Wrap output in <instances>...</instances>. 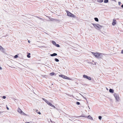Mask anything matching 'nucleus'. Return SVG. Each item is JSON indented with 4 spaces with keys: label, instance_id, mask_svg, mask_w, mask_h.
Wrapping results in <instances>:
<instances>
[{
    "label": "nucleus",
    "instance_id": "1",
    "mask_svg": "<svg viewBox=\"0 0 123 123\" xmlns=\"http://www.w3.org/2000/svg\"><path fill=\"white\" fill-rule=\"evenodd\" d=\"M92 53L97 59H102L104 55L103 54L98 52H92Z\"/></svg>",
    "mask_w": 123,
    "mask_h": 123
},
{
    "label": "nucleus",
    "instance_id": "2",
    "mask_svg": "<svg viewBox=\"0 0 123 123\" xmlns=\"http://www.w3.org/2000/svg\"><path fill=\"white\" fill-rule=\"evenodd\" d=\"M92 25L95 27V28L97 30H98L101 29L102 26L99 24H92Z\"/></svg>",
    "mask_w": 123,
    "mask_h": 123
},
{
    "label": "nucleus",
    "instance_id": "3",
    "mask_svg": "<svg viewBox=\"0 0 123 123\" xmlns=\"http://www.w3.org/2000/svg\"><path fill=\"white\" fill-rule=\"evenodd\" d=\"M67 15L71 17H75L74 15L72 13L68 11H66Z\"/></svg>",
    "mask_w": 123,
    "mask_h": 123
},
{
    "label": "nucleus",
    "instance_id": "4",
    "mask_svg": "<svg viewBox=\"0 0 123 123\" xmlns=\"http://www.w3.org/2000/svg\"><path fill=\"white\" fill-rule=\"evenodd\" d=\"M114 95L117 101H119V97L118 94L117 93H114Z\"/></svg>",
    "mask_w": 123,
    "mask_h": 123
},
{
    "label": "nucleus",
    "instance_id": "5",
    "mask_svg": "<svg viewBox=\"0 0 123 123\" xmlns=\"http://www.w3.org/2000/svg\"><path fill=\"white\" fill-rule=\"evenodd\" d=\"M18 112L19 113H20V114L25 115H27L21 109H20L19 108H18Z\"/></svg>",
    "mask_w": 123,
    "mask_h": 123
},
{
    "label": "nucleus",
    "instance_id": "6",
    "mask_svg": "<svg viewBox=\"0 0 123 123\" xmlns=\"http://www.w3.org/2000/svg\"><path fill=\"white\" fill-rule=\"evenodd\" d=\"M83 77L84 78L86 79H87L89 80H90L91 79V77L89 76H88L87 75H86L85 74H84V75H83Z\"/></svg>",
    "mask_w": 123,
    "mask_h": 123
},
{
    "label": "nucleus",
    "instance_id": "7",
    "mask_svg": "<svg viewBox=\"0 0 123 123\" xmlns=\"http://www.w3.org/2000/svg\"><path fill=\"white\" fill-rule=\"evenodd\" d=\"M86 118H88V119L91 120H93L92 118L91 117L90 115H88L87 116Z\"/></svg>",
    "mask_w": 123,
    "mask_h": 123
},
{
    "label": "nucleus",
    "instance_id": "8",
    "mask_svg": "<svg viewBox=\"0 0 123 123\" xmlns=\"http://www.w3.org/2000/svg\"><path fill=\"white\" fill-rule=\"evenodd\" d=\"M116 20L114 19L113 20L112 25H115L116 24Z\"/></svg>",
    "mask_w": 123,
    "mask_h": 123
},
{
    "label": "nucleus",
    "instance_id": "9",
    "mask_svg": "<svg viewBox=\"0 0 123 123\" xmlns=\"http://www.w3.org/2000/svg\"><path fill=\"white\" fill-rule=\"evenodd\" d=\"M59 76L65 79L66 77V76L62 74L59 75Z\"/></svg>",
    "mask_w": 123,
    "mask_h": 123
},
{
    "label": "nucleus",
    "instance_id": "10",
    "mask_svg": "<svg viewBox=\"0 0 123 123\" xmlns=\"http://www.w3.org/2000/svg\"><path fill=\"white\" fill-rule=\"evenodd\" d=\"M57 55V53H54L53 54H51L50 55V56H56Z\"/></svg>",
    "mask_w": 123,
    "mask_h": 123
},
{
    "label": "nucleus",
    "instance_id": "11",
    "mask_svg": "<svg viewBox=\"0 0 123 123\" xmlns=\"http://www.w3.org/2000/svg\"><path fill=\"white\" fill-rule=\"evenodd\" d=\"M48 105L51 106L52 105V104L50 102L47 101L46 102Z\"/></svg>",
    "mask_w": 123,
    "mask_h": 123
},
{
    "label": "nucleus",
    "instance_id": "12",
    "mask_svg": "<svg viewBox=\"0 0 123 123\" xmlns=\"http://www.w3.org/2000/svg\"><path fill=\"white\" fill-rule=\"evenodd\" d=\"M109 92L111 93H113L114 92V90L113 89H110L109 90Z\"/></svg>",
    "mask_w": 123,
    "mask_h": 123
},
{
    "label": "nucleus",
    "instance_id": "13",
    "mask_svg": "<svg viewBox=\"0 0 123 123\" xmlns=\"http://www.w3.org/2000/svg\"><path fill=\"white\" fill-rule=\"evenodd\" d=\"M4 49L1 46H0V50L1 51L3 52Z\"/></svg>",
    "mask_w": 123,
    "mask_h": 123
},
{
    "label": "nucleus",
    "instance_id": "14",
    "mask_svg": "<svg viewBox=\"0 0 123 123\" xmlns=\"http://www.w3.org/2000/svg\"><path fill=\"white\" fill-rule=\"evenodd\" d=\"M31 55V54L30 53H28V54L27 55V57L28 58H30L31 57V56H30V55Z\"/></svg>",
    "mask_w": 123,
    "mask_h": 123
},
{
    "label": "nucleus",
    "instance_id": "15",
    "mask_svg": "<svg viewBox=\"0 0 123 123\" xmlns=\"http://www.w3.org/2000/svg\"><path fill=\"white\" fill-rule=\"evenodd\" d=\"M87 116H85L83 115H81L80 116H78V117H84L85 118H86Z\"/></svg>",
    "mask_w": 123,
    "mask_h": 123
},
{
    "label": "nucleus",
    "instance_id": "16",
    "mask_svg": "<svg viewBox=\"0 0 123 123\" xmlns=\"http://www.w3.org/2000/svg\"><path fill=\"white\" fill-rule=\"evenodd\" d=\"M52 44L54 45H55L56 44V42L55 41H52Z\"/></svg>",
    "mask_w": 123,
    "mask_h": 123
},
{
    "label": "nucleus",
    "instance_id": "17",
    "mask_svg": "<svg viewBox=\"0 0 123 123\" xmlns=\"http://www.w3.org/2000/svg\"><path fill=\"white\" fill-rule=\"evenodd\" d=\"M55 74V73L54 72H52L51 73H50L49 74L51 76H53Z\"/></svg>",
    "mask_w": 123,
    "mask_h": 123
},
{
    "label": "nucleus",
    "instance_id": "18",
    "mask_svg": "<svg viewBox=\"0 0 123 123\" xmlns=\"http://www.w3.org/2000/svg\"><path fill=\"white\" fill-rule=\"evenodd\" d=\"M94 19H95V21H97V22H98V18H94Z\"/></svg>",
    "mask_w": 123,
    "mask_h": 123
},
{
    "label": "nucleus",
    "instance_id": "19",
    "mask_svg": "<svg viewBox=\"0 0 123 123\" xmlns=\"http://www.w3.org/2000/svg\"><path fill=\"white\" fill-rule=\"evenodd\" d=\"M55 61L56 62H59V60L56 58H55Z\"/></svg>",
    "mask_w": 123,
    "mask_h": 123
},
{
    "label": "nucleus",
    "instance_id": "20",
    "mask_svg": "<svg viewBox=\"0 0 123 123\" xmlns=\"http://www.w3.org/2000/svg\"><path fill=\"white\" fill-rule=\"evenodd\" d=\"M98 1L99 3H101L103 1V0H98Z\"/></svg>",
    "mask_w": 123,
    "mask_h": 123
},
{
    "label": "nucleus",
    "instance_id": "21",
    "mask_svg": "<svg viewBox=\"0 0 123 123\" xmlns=\"http://www.w3.org/2000/svg\"><path fill=\"white\" fill-rule=\"evenodd\" d=\"M55 20L57 21H58V20L57 19H55L54 18H52L50 19V20L51 21H54Z\"/></svg>",
    "mask_w": 123,
    "mask_h": 123
},
{
    "label": "nucleus",
    "instance_id": "22",
    "mask_svg": "<svg viewBox=\"0 0 123 123\" xmlns=\"http://www.w3.org/2000/svg\"><path fill=\"white\" fill-rule=\"evenodd\" d=\"M55 46L58 47H60V45L58 44H56Z\"/></svg>",
    "mask_w": 123,
    "mask_h": 123
},
{
    "label": "nucleus",
    "instance_id": "23",
    "mask_svg": "<svg viewBox=\"0 0 123 123\" xmlns=\"http://www.w3.org/2000/svg\"><path fill=\"white\" fill-rule=\"evenodd\" d=\"M18 55H16L14 56V58H16L18 57Z\"/></svg>",
    "mask_w": 123,
    "mask_h": 123
},
{
    "label": "nucleus",
    "instance_id": "24",
    "mask_svg": "<svg viewBox=\"0 0 123 123\" xmlns=\"http://www.w3.org/2000/svg\"><path fill=\"white\" fill-rule=\"evenodd\" d=\"M108 0H105L104 1V2L106 3H107L108 2Z\"/></svg>",
    "mask_w": 123,
    "mask_h": 123
},
{
    "label": "nucleus",
    "instance_id": "25",
    "mask_svg": "<svg viewBox=\"0 0 123 123\" xmlns=\"http://www.w3.org/2000/svg\"><path fill=\"white\" fill-rule=\"evenodd\" d=\"M98 118L100 120H101L102 118V117L101 116H99L98 117Z\"/></svg>",
    "mask_w": 123,
    "mask_h": 123
},
{
    "label": "nucleus",
    "instance_id": "26",
    "mask_svg": "<svg viewBox=\"0 0 123 123\" xmlns=\"http://www.w3.org/2000/svg\"><path fill=\"white\" fill-rule=\"evenodd\" d=\"M65 79H67V80H70L69 78L67 76H66V77Z\"/></svg>",
    "mask_w": 123,
    "mask_h": 123
},
{
    "label": "nucleus",
    "instance_id": "27",
    "mask_svg": "<svg viewBox=\"0 0 123 123\" xmlns=\"http://www.w3.org/2000/svg\"><path fill=\"white\" fill-rule=\"evenodd\" d=\"M43 100H44V101H45V102L46 103L47 101V100H46L44 98H43L42 99Z\"/></svg>",
    "mask_w": 123,
    "mask_h": 123
},
{
    "label": "nucleus",
    "instance_id": "28",
    "mask_svg": "<svg viewBox=\"0 0 123 123\" xmlns=\"http://www.w3.org/2000/svg\"><path fill=\"white\" fill-rule=\"evenodd\" d=\"M76 104L77 105H80V103L79 102H76Z\"/></svg>",
    "mask_w": 123,
    "mask_h": 123
},
{
    "label": "nucleus",
    "instance_id": "29",
    "mask_svg": "<svg viewBox=\"0 0 123 123\" xmlns=\"http://www.w3.org/2000/svg\"><path fill=\"white\" fill-rule=\"evenodd\" d=\"M52 106L53 107L55 108V109H57V108H56L53 105H52V106Z\"/></svg>",
    "mask_w": 123,
    "mask_h": 123
},
{
    "label": "nucleus",
    "instance_id": "30",
    "mask_svg": "<svg viewBox=\"0 0 123 123\" xmlns=\"http://www.w3.org/2000/svg\"><path fill=\"white\" fill-rule=\"evenodd\" d=\"M6 98V96H3L2 97V98L3 99H5Z\"/></svg>",
    "mask_w": 123,
    "mask_h": 123
},
{
    "label": "nucleus",
    "instance_id": "31",
    "mask_svg": "<svg viewBox=\"0 0 123 123\" xmlns=\"http://www.w3.org/2000/svg\"><path fill=\"white\" fill-rule=\"evenodd\" d=\"M37 17L38 18H39V19H41V20H42V18H40L39 17Z\"/></svg>",
    "mask_w": 123,
    "mask_h": 123
},
{
    "label": "nucleus",
    "instance_id": "32",
    "mask_svg": "<svg viewBox=\"0 0 123 123\" xmlns=\"http://www.w3.org/2000/svg\"><path fill=\"white\" fill-rule=\"evenodd\" d=\"M121 2H118V4L119 5H120L121 4Z\"/></svg>",
    "mask_w": 123,
    "mask_h": 123
},
{
    "label": "nucleus",
    "instance_id": "33",
    "mask_svg": "<svg viewBox=\"0 0 123 123\" xmlns=\"http://www.w3.org/2000/svg\"><path fill=\"white\" fill-rule=\"evenodd\" d=\"M6 109H7V110H9V108L7 107V105H6Z\"/></svg>",
    "mask_w": 123,
    "mask_h": 123
},
{
    "label": "nucleus",
    "instance_id": "34",
    "mask_svg": "<svg viewBox=\"0 0 123 123\" xmlns=\"http://www.w3.org/2000/svg\"><path fill=\"white\" fill-rule=\"evenodd\" d=\"M83 98L85 99H86V100L87 101V99L85 97H84V96H83Z\"/></svg>",
    "mask_w": 123,
    "mask_h": 123
},
{
    "label": "nucleus",
    "instance_id": "35",
    "mask_svg": "<svg viewBox=\"0 0 123 123\" xmlns=\"http://www.w3.org/2000/svg\"><path fill=\"white\" fill-rule=\"evenodd\" d=\"M4 111H0V114L2 113Z\"/></svg>",
    "mask_w": 123,
    "mask_h": 123
},
{
    "label": "nucleus",
    "instance_id": "36",
    "mask_svg": "<svg viewBox=\"0 0 123 123\" xmlns=\"http://www.w3.org/2000/svg\"><path fill=\"white\" fill-rule=\"evenodd\" d=\"M37 113H38V114H41V113L40 111L38 112Z\"/></svg>",
    "mask_w": 123,
    "mask_h": 123
},
{
    "label": "nucleus",
    "instance_id": "37",
    "mask_svg": "<svg viewBox=\"0 0 123 123\" xmlns=\"http://www.w3.org/2000/svg\"><path fill=\"white\" fill-rule=\"evenodd\" d=\"M121 53L123 54V50H122L121 51Z\"/></svg>",
    "mask_w": 123,
    "mask_h": 123
},
{
    "label": "nucleus",
    "instance_id": "38",
    "mask_svg": "<svg viewBox=\"0 0 123 123\" xmlns=\"http://www.w3.org/2000/svg\"><path fill=\"white\" fill-rule=\"evenodd\" d=\"M121 7L122 8H123V4H122L121 6Z\"/></svg>",
    "mask_w": 123,
    "mask_h": 123
},
{
    "label": "nucleus",
    "instance_id": "39",
    "mask_svg": "<svg viewBox=\"0 0 123 123\" xmlns=\"http://www.w3.org/2000/svg\"><path fill=\"white\" fill-rule=\"evenodd\" d=\"M2 68L0 66V70H1L2 69Z\"/></svg>",
    "mask_w": 123,
    "mask_h": 123
},
{
    "label": "nucleus",
    "instance_id": "40",
    "mask_svg": "<svg viewBox=\"0 0 123 123\" xmlns=\"http://www.w3.org/2000/svg\"><path fill=\"white\" fill-rule=\"evenodd\" d=\"M28 42L29 43H30V40H28Z\"/></svg>",
    "mask_w": 123,
    "mask_h": 123
},
{
    "label": "nucleus",
    "instance_id": "41",
    "mask_svg": "<svg viewBox=\"0 0 123 123\" xmlns=\"http://www.w3.org/2000/svg\"><path fill=\"white\" fill-rule=\"evenodd\" d=\"M25 123H30L29 122H26Z\"/></svg>",
    "mask_w": 123,
    "mask_h": 123
},
{
    "label": "nucleus",
    "instance_id": "42",
    "mask_svg": "<svg viewBox=\"0 0 123 123\" xmlns=\"http://www.w3.org/2000/svg\"><path fill=\"white\" fill-rule=\"evenodd\" d=\"M38 111V110H36V111Z\"/></svg>",
    "mask_w": 123,
    "mask_h": 123
},
{
    "label": "nucleus",
    "instance_id": "43",
    "mask_svg": "<svg viewBox=\"0 0 123 123\" xmlns=\"http://www.w3.org/2000/svg\"><path fill=\"white\" fill-rule=\"evenodd\" d=\"M51 85H53V84H51Z\"/></svg>",
    "mask_w": 123,
    "mask_h": 123
}]
</instances>
